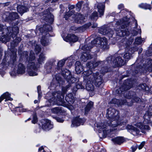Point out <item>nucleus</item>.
<instances>
[{"label": "nucleus", "mask_w": 152, "mask_h": 152, "mask_svg": "<svg viewBox=\"0 0 152 152\" xmlns=\"http://www.w3.org/2000/svg\"><path fill=\"white\" fill-rule=\"evenodd\" d=\"M145 143V141H143L142 142H141L140 144L138 146V148L139 150H140L143 147Z\"/></svg>", "instance_id": "nucleus-62"}, {"label": "nucleus", "mask_w": 152, "mask_h": 152, "mask_svg": "<svg viewBox=\"0 0 152 152\" xmlns=\"http://www.w3.org/2000/svg\"><path fill=\"white\" fill-rule=\"evenodd\" d=\"M86 84V89L89 91H92L94 90V87L93 85L94 82L92 80H87Z\"/></svg>", "instance_id": "nucleus-20"}, {"label": "nucleus", "mask_w": 152, "mask_h": 152, "mask_svg": "<svg viewBox=\"0 0 152 152\" xmlns=\"http://www.w3.org/2000/svg\"><path fill=\"white\" fill-rule=\"evenodd\" d=\"M126 102H127V100H122L118 99H113L110 102L111 104H116L118 106L124 104L127 105L128 106H131V105L129 104L128 103H126Z\"/></svg>", "instance_id": "nucleus-19"}, {"label": "nucleus", "mask_w": 152, "mask_h": 152, "mask_svg": "<svg viewBox=\"0 0 152 152\" xmlns=\"http://www.w3.org/2000/svg\"><path fill=\"white\" fill-rule=\"evenodd\" d=\"M97 8L99 13V17H101L104 15V3H99L97 5Z\"/></svg>", "instance_id": "nucleus-23"}, {"label": "nucleus", "mask_w": 152, "mask_h": 152, "mask_svg": "<svg viewBox=\"0 0 152 152\" xmlns=\"http://www.w3.org/2000/svg\"><path fill=\"white\" fill-rule=\"evenodd\" d=\"M94 103L90 101L88 102L85 108V114L87 115L88 114L90 110L93 107Z\"/></svg>", "instance_id": "nucleus-30"}, {"label": "nucleus", "mask_w": 152, "mask_h": 152, "mask_svg": "<svg viewBox=\"0 0 152 152\" xmlns=\"http://www.w3.org/2000/svg\"><path fill=\"white\" fill-rule=\"evenodd\" d=\"M112 57H109L107 58L105 61H98L96 62H94V68L98 66H101L104 64H105L107 65H110L112 64V62L111 61Z\"/></svg>", "instance_id": "nucleus-14"}, {"label": "nucleus", "mask_w": 152, "mask_h": 152, "mask_svg": "<svg viewBox=\"0 0 152 152\" xmlns=\"http://www.w3.org/2000/svg\"><path fill=\"white\" fill-rule=\"evenodd\" d=\"M35 54L33 51H31L29 56V61L27 65V71L28 75L31 76H36L37 73L36 72L37 70L38 65H36L34 63L31 62L35 59Z\"/></svg>", "instance_id": "nucleus-5"}, {"label": "nucleus", "mask_w": 152, "mask_h": 152, "mask_svg": "<svg viewBox=\"0 0 152 152\" xmlns=\"http://www.w3.org/2000/svg\"><path fill=\"white\" fill-rule=\"evenodd\" d=\"M21 57L26 59L28 60V52L26 51L23 52L21 55Z\"/></svg>", "instance_id": "nucleus-55"}, {"label": "nucleus", "mask_w": 152, "mask_h": 152, "mask_svg": "<svg viewBox=\"0 0 152 152\" xmlns=\"http://www.w3.org/2000/svg\"><path fill=\"white\" fill-rule=\"evenodd\" d=\"M95 129L98 130L99 133H102L103 136H106L110 132L116 130L123 129L120 128L121 124H96Z\"/></svg>", "instance_id": "nucleus-3"}, {"label": "nucleus", "mask_w": 152, "mask_h": 152, "mask_svg": "<svg viewBox=\"0 0 152 152\" xmlns=\"http://www.w3.org/2000/svg\"><path fill=\"white\" fill-rule=\"evenodd\" d=\"M7 28L8 35L10 36V39L11 37L13 39L18 33L19 28L18 26L8 27Z\"/></svg>", "instance_id": "nucleus-12"}, {"label": "nucleus", "mask_w": 152, "mask_h": 152, "mask_svg": "<svg viewBox=\"0 0 152 152\" xmlns=\"http://www.w3.org/2000/svg\"><path fill=\"white\" fill-rule=\"evenodd\" d=\"M83 1H79L76 4V10L77 11H79L81 8V7L82 6V5L83 4Z\"/></svg>", "instance_id": "nucleus-47"}, {"label": "nucleus", "mask_w": 152, "mask_h": 152, "mask_svg": "<svg viewBox=\"0 0 152 152\" xmlns=\"http://www.w3.org/2000/svg\"><path fill=\"white\" fill-rule=\"evenodd\" d=\"M2 17L5 20L10 22L18 19L19 18V16L16 12L9 13L8 12H6L3 15Z\"/></svg>", "instance_id": "nucleus-9"}, {"label": "nucleus", "mask_w": 152, "mask_h": 152, "mask_svg": "<svg viewBox=\"0 0 152 152\" xmlns=\"http://www.w3.org/2000/svg\"><path fill=\"white\" fill-rule=\"evenodd\" d=\"M130 88L131 87L130 86L126 84H125V83H124L121 88L116 90V92L118 93H120L124 91L127 90Z\"/></svg>", "instance_id": "nucleus-29"}, {"label": "nucleus", "mask_w": 152, "mask_h": 152, "mask_svg": "<svg viewBox=\"0 0 152 152\" xmlns=\"http://www.w3.org/2000/svg\"><path fill=\"white\" fill-rule=\"evenodd\" d=\"M45 60V55L42 53L39 55V58L37 60L38 63L40 64H42L44 63V61Z\"/></svg>", "instance_id": "nucleus-36"}, {"label": "nucleus", "mask_w": 152, "mask_h": 152, "mask_svg": "<svg viewBox=\"0 0 152 152\" xmlns=\"http://www.w3.org/2000/svg\"><path fill=\"white\" fill-rule=\"evenodd\" d=\"M133 41V38H131L126 41V49L125 50V52L123 54V58L126 60H129L132 57V54L133 53V52L130 51L129 49L130 45L132 44Z\"/></svg>", "instance_id": "nucleus-7"}, {"label": "nucleus", "mask_w": 152, "mask_h": 152, "mask_svg": "<svg viewBox=\"0 0 152 152\" xmlns=\"http://www.w3.org/2000/svg\"><path fill=\"white\" fill-rule=\"evenodd\" d=\"M41 86H37V92L38 94V98L39 99L42 96V92L41 90Z\"/></svg>", "instance_id": "nucleus-57"}, {"label": "nucleus", "mask_w": 152, "mask_h": 152, "mask_svg": "<svg viewBox=\"0 0 152 152\" xmlns=\"http://www.w3.org/2000/svg\"><path fill=\"white\" fill-rule=\"evenodd\" d=\"M37 118L36 113H34L33 115V119L32 121L33 124H35L37 122Z\"/></svg>", "instance_id": "nucleus-58"}, {"label": "nucleus", "mask_w": 152, "mask_h": 152, "mask_svg": "<svg viewBox=\"0 0 152 152\" xmlns=\"http://www.w3.org/2000/svg\"><path fill=\"white\" fill-rule=\"evenodd\" d=\"M4 99L5 101L7 100H12V99L10 97V94L8 92H6L2 94L0 97V103Z\"/></svg>", "instance_id": "nucleus-31"}, {"label": "nucleus", "mask_w": 152, "mask_h": 152, "mask_svg": "<svg viewBox=\"0 0 152 152\" xmlns=\"http://www.w3.org/2000/svg\"><path fill=\"white\" fill-rule=\"evenodd\" d=\"M98 18L97 13L96 12H93L90 17L91 20L94 21H96L98 19Z\"/></svg>", "instance_id": "nucleus-45"}, {"label": "nucleus", "mask_w": 152, "mask_h": 152, "mask_svg": "<svg viewBox=\"0 0 152 152\" xmlns=\"http://www.w3.org/2000/svg\"><path fill=\"white\" fill-rule=\"evenodd\" d=\"M83 70V69L82 66L75 67V70L77 74L80 73Z\"/></svg>", "instance_id": "nucleus-49"}, {"label": "nucleus", "mask_w": 152, "mask_h": 152, "mask_svg": "<svg viewBox=\"0 0 152 152\" xmlns=\"http://www.w3.org/2000/svg\"><path fill=\"white\" fill-rule=\"evenodd\" d=\"M76 88L77 89H83L84 88V86L82 85L81 83H79L76 85Z\"/></svg>", "instance_id": "nucleus-61"}, {"label": "nucleus", "mask_w": 152, "mask_h": 152, "mask_svg": "<svg viewBox=\"0 0 152 152\" xmlns=\"http://www.w3.org/2000/svg\"><path fill=\"white\" fill-rule=\"evenodd\" d=\"M21 40V38L18 37H16L15 39L13 40V43H14V45H17Z\"/></svg>", "instance_id": "nucleus-53"}, {"label": "nucleus", "mask_w": 152, "mask_h": 152, "mask_svg": "<svg viewBox=\"0 0 152 152\" xmlns=\"http://www.w3.org/2000/svg\"><path fill=\"white\" fill-rule=\"evenodd\" d=\"M75 12L74 10H69L68 12H67L64 16V18L66 20H68L69 18L72 15V17L74 16V14Z\"/></svg>", "instance_id": "nucleus-40"}, {"label": "nucleus", "mask_w": 152, "mask_h": 152, "mask_svg": "<svg viewBox=\"0 0 152 152\" xmlns=\"http://www.w3.org/2000/svg\"><path fill=\"white\" fill-rule=\"evenodd\" d=\"M119 112L114 108L110 107L107 111V117L111 123L113 121H118L120 118Z\"/></svg>", "instance_id": "nucleus-6"}, {"label": "nucleus", "mask_w": 152, "mask_h": 152, "mask_svg": "<svg viewBox=\"0 0 152 152\" xmlns=\"http://www.w3.org/2000/svg\"><path fill=\"white\" fill-rule=\"evenodd\" d=\"M139 6L140 8L145 10L149 9L151 10L152 8L150 5L147 4L146 3H142L139 4Z\"/></svg>", "instance_id": "nucleus-42"}, {"label": "nucleus", "mask_w": 152, "mask_h": 152, "mask_svg": "<svg viewBox=\"0 0 152 152\" xmlns=\"http://www.w3.org/2000/svg\"><path fill=\"white\" fill-rule=\"evenodd\" d=\"M28 10V9L26 7L22 5L17 6L18 11L21 15H22L24 12H27Z\"/></svg>", "instance_id": "nucleus-32"}, {"label": "nucleus", "mask_w": 152, "mask_h": 152, "mask_svg": "<svg viewBox=\"0 0 152 152\" xmlns=\"http://www.w3.org/2000/svg\"><path fill=\"white\" fill-rule=\"evenodd\" d=\"M113 63L115 67H117L123 65L125 62L121 56H117L116 57Z\"/></svg>", "instance_id": "nucleus-17"}, {"label": "nucleus", "mask_w": 152, "mask_h": 152, "mask_svg": "<svg viewBox=\"0 0 152 152\" xmlns=\"http://www.w3.org/2000/svg\"><path fill=\"white\" fill-rule=\"evenodd\" d=\"M62 75L67 80L69 84L65 87H62V93L58 91L53 94V97L48 100L49 102L52 104H56L58 105L64 106L65 104L64 100V95L71 86L70 83H74L76 81L75 78L72 77L71 72L67 69L62 71Z\"/></svg>", "instance_id": "nucleus-1"}, {"label": "nucleus", "mask_w": 152, "mask_h": 152, "mask_svg": "<svg viewBox=\"0 0 152 152\" xmlns=\"http://www.w3.org/2000/svg\"><path fill=\"white\" fill-rule=\"evenodd\" d=\"M141 101V99H140L139 97L137 96H136V95H135L133 98V99L132 100V103L131 104H129L128 102V101H127V102H126V103H128L129 104L131 105V106H132V104L134 102H139Z\"/></svg>", "instance_id": "nucleus-46"}, {"label": "nucleus", "mask_w": 152, "mask_h": 152, "mask_svg": "<svg viewBox=\"0 0 152 152\" xmlns=\"http://www.w3.org/2000/svg\"><path fill=\"white\" fill-rule=\"evenodd\" d=\"M41 42L43 45L46 46L48 45L49 43L48 38L46 37L43 36L41 40Z\"/></svg>", "instance_id": "nucleus-41"}, {"label": "nucleus", "mask_w": 152, "mask_h": 152, "mask_svg": "<svg viewBox=\"0 0 152 152\" xmlns=\"http://www.w3.org/2000/svg\"><path fill=\"white\" fill-rule=\"evenodd\" d=\"M143 124L152 123V108L149 109L145 114Z\"/></svg>", "instance_id": "nucleus-13"}, {"label": "nucleus", "mask_w": 152, "mask_h": 152, "mask_svg": "<svg viewBox=\"0 0 152 152\" xmlns=\"http://www.w3.org/2000/svg\"><path fill=\"white\" fill-rule=\"evenodd\" d=\"M135 95V93L134 92L131 91L129 92H126L125 96L126 98L128 99L131 98L133 99Z\"/></svg>", "instance_id": "nucleus-37"}, {"label": "nucleus", "mask_w": 152, "mask_h": 152, "mask_svg": "<svg viewBox=\"0 0 152 152\" xmlns=\"http://www.w3.org/2000/svg\"><path fill=\"white\" fill-rule=\"evenodd\" d=\"M138 87L139 89L145 91H148L149 89L148 87L145 83L140 84L139 85Z\"/></svg>", "instance_id": "nucleus-44"}, {"label": "nucleus", "mask_w": 152, "mask_h": 152, "mask_svg": "<svg viewBox=\"0 0 152 152\" xmlns=\"http://www.w3.org/2000/svg\"><path fill=\"white\" fill-rule=\"evenodd\" d=\"M93 57V56L88 52H84L81 55L80 58L82 61L86 62L87 60L90 59Z\"/></svg>", "instance_id": "nucleus-25"}, {"label": "nucleus", "mask_w": 152, "mask_h": 152, "mask_svg": "<svg viewBox=\"0 0 152 152\" xmlns=\"http://www.w3.org/2000/svg\"><path fill=\"white\" fill-rule=\"evenodd\" d=\"M92 79L95 85L98 87H99L103 83L102 77L99 72L94 73Z\"/></svg>", "instance_id": "nucleus-10"}, {"label": "nucleus", "mask_w": 152, "mask_h": 152, "mask_svg": "<svg viewBox=\"0 0 152 152\" xmlns=\"http://www.w3.org/2000/svg\"><path fill=\"white\" fill-rule=\"evenodd\" d=\"M66 60V59H64L59 61L58 63V66L59 67H62L64 65Z\"/></svg>", "instance_id": "nucleus-50"}, {"label": "nucleus", "mask_w": 152, "mask_h": 152, "mask_svg": "<svg viewBox=\"0 0 152 152\" xmlns=\"http://www.w3.org/2000/svg\"><path fill=\"white\" fill-rule=\"evenodd\" d=\"M56 119L57 121L59 123H63L64 121V120H63L62 118L58 117L56 118Z\"/></svg>", "instance_id": "nucleus-64"}, {"label": "nucleus", "mask_w": 152, "mask_h": 152, "mask_svg": "<svg viewBox=\"0 0 152 152\" xmlns=\"http://www.w3.org/2000/svg\"><path fill=\"white\" fill-rule=\"evenodd\" d=\"M26 68L22 64H19L17 69V72L18 74H23L25 72Z\"/></svg>", "instance_id": "nucleus-33"}, {"label": "nucleus", "mask_w": 152, "mask_h": 152, "mask_svg": "<svg viewBox=\"0 0 152 152\" xmlns=\"http://www.w3.org/2000/svg\"><path fill=\"white\" fill-rule=\"evenodd\" d=\"M78 39L77 37L72 34H68L66 37L65 40L67 42H75Z\"/></svg>", "instance_id": "nucleus-21"}, {"label": "nucleus", "mask_w": 152, "mask_h": 152, "mask_svg": "<svg viewBox=\"0 0 152 152\" xmlns=\"http://www.w3.org/2000/svg\"><path fill=\"white\" fill-rule=\"evenodd\" d=\"M44 17L45 18V19L46 20L48 19L50 21L53 20L54 16L50 12L49 10L48 9L44 11Z\"/></svg>", "instance_id": "nucleus-26"}, {"label": "nucleus", "mask_w": 152, "mask_h": 152, "mask_svg": "<svg viewBox=\"0 0 152 152\" xmlns=\"http://www.w3.org/2000/svg\"><path fill=\"white\" fill-rule=\"evenodd\" d=\"M145 62L146 63L143 65V66L142 65H140L139 68H144L146 71L152 72V60H147Z\"/></svg>", "instance_id": "nucleus-15"}, {"label": "nucleus", "mask_w": 152, "mask_h": 152, "mask_svg": "<svg viewBox=\"0 0 152 152\" xmlns=\"http://www.w3.org/2000/svg\"><path fill=\"white\" fill-rule=\"evenodd\" d=\"M40 126H42V129L46 131L49 130L53 127L52 124H41V126L40 125Z\"/></svg>", "instance_id": "nucleus-38"}, {"label": "nucleus", "mask_w": 152, "mask_h": 152, "mask_svg": "<svg viewBox=\"0 0 152 152\" xmlns=\"http://www.w3.org/2000/svg\"><path fill=\"white\" fill-rule=\"evenodd\" d=\"M100 48L102 50L108 49L109 46L107 44V40L105 37L98 38L92 41L88 45H84L83 49L84 50L89 51L93 47Z\"/></svg>", "instance_id": "nucleus-2"}, {"label": "nucleus", "mask_w": 152, "mask_h": 152, "mask_svg": "<svg viewBox=\"0 0 152 152\" xmlns=\"http://www.w3.org/2000/svg\"><path fill=\"white\" fill-rule=\"evenodd\" d=\"M94 66L93 62H89L86 64L87 68L91 70L94 69Z\"/></svg>", "instance_id": "nucleus-48"}, {"label": "nucleus", "mask_w": 152, "mask_h": 152, "mask_svg": "<svg viewBox=\"0 0 152 152\" xmlns=\"http://www.w3.org/2000/svg\"><path fill=\"white\" fill-rule=\"evenodd\" d=\"M86 119L85 118H80L78 117L74 118L72 121V124H79L84 123L86 121Z\"/></svg>", "instance_id": "nucleus-28"}, {"label": "nucleus", "mask_w": 152, "mask_h": 152, "mask_svg": "<svg viewBox=\"0 0 152 152\" xmlns=\"http://www.w3.org/2000/svg\"><path fill=\"white\" fill-rule=\"evenodd\" d=\"M128 19L126 18L118 21L116 23V27L114 29L117 32V35L120 37L128 36L130 32L128 28L125 29L129 25Z\"/></svg>", "instance_id": "nucleus-4"}, {"label": "nucleus", "mask_w": 152, "mask_h": 152, "mask_svg": "<svg viewBox=\"0 0 152 152\" xmlns=\"http://www.w3.org/2000/svg\"><path fill=\"white\" fill-rule=\"evenodd\" d=\"M99 32L103 35H107L110 38L112 37L114 33L113 30L109 27L104 26L100 28Z\"/></svg>", "instance_id": "nucleus-11"}, {"label": "nucleus", "mask_w": 152, "mask_h": 152, "mask_svg": "<svg viewBox=\"0 0 152 152\" xmlns=\"http://www.w3.org/2000/svg\"><path fill=\"white\" fill-rule=\"evenodd\" d=\"M126 129L128 130H129L130 131H131L132 134L134 135H137L140 134V130L132 125H128L126 127Z\"/></svg>", "instance_id": "nucleus-18"}, {"label": "nucleus", "mask_w": 152, "mask_h": 152, "mask_svg": "<svg viewBox=\"0 0 152 152\" xmlns=\"http://www.w3.org/2000/svg\"><path fill=\"white\" fill-rule=\"evenodd\" d=\"M86 20L85 17L80 13H78L75 21L78 23L82 24Z\"/></svg>", "instance_id": "nucleus-24"}, {"label": "nucleus", "mask_w": 152, "mask_h": 152, "mask_svg": "<svg viewBox=\"0 0 152 152\" xmlns=\"http://www.w3.org/2000/svg\"><path fill=\"white\" fill-rule=\"evenodd\" d=\"M129 49L130 51H131L133 52V53L135 52L136 51L138 50V48L136 47H133L132 48H129Z\"/></svg>", "instance_id": "nucleus-63"}, {"label": "nucleus", "mask_w": 152, "mask_h": 152, "mask_svg": "<svg viewBox=\"0 0 152 152\" xmlns=\"http://www.w3.org/2000/svg\"><path fill=\"white\" fill-rule=\"evenodd\" d=\"M52 112L55 114L60 113L62 112L61 107H56L51 109Z\"/></svg>", "instance_id": "nucleus-39"}, {"label": "nucleus", "mask_w": 152, "mask_h": 152, "mask_svg": "<svg viewBox=\"0 0 152 152\" xmlns=\"http://www.w3.org/2000/svg\"><path fill=\"white\" fill-rule=\"evenodd\" d=\"M22 106L21 107H17L16 110L19 111L21 110L22 112H26L28 111V110L26 108H22Z\"/></svg>", "instance_id": "nucleus-56"}, {"label": "nucleus", "mask_w": 152, "mask_h": 152, "mask_svg": "<svg viewBox=\"0 0 152 152\" xmlns=\"http://www.w3.org/2000/svg\"><path fill=\"white\" fill-rule=\"evenodd\" d=\"M7 28H2L0 27V40L6 43L10 39V36L8 35Z\"/></svg>", "instance_id": "nucleus-8"}, {"label": "nucleus", "mask_w": 152, "mask_h": 152, "mask_svg": "<svg viewBox=\"0 0 152 152\" xmlns=\"http://www.w3.org/2000/svg\"><path fill=\"white\" fill-rule=\"evenodd\" d=\"M65 100L69 104H72L75 101V99L72 94L71 93L67 94L65 97Z\"/></svg>", "instance_id": "nucleus-27"}, {"label": "nucleus", "mask_w": 152, "mask_h": 152, "mask_svg": "<svg viewBox=\"0 0 152 152\" xmlns=\"http://www.w3.org/2000/svg\"><path fill=\"white\" fill-rule=\"evenodd\" d=\"M91 25V23H89L85 24L83 26L80 27H72L71 29L74 30L76 32H81L84 31L86 28H88Z\"/></svg>", "instance_id": "nucleus-16"}, {"label": "nucleus", "mask_w": 152, "mask_h": 152, "mask_svg": "<svg viewBox=\"0 0 152 152\" xmlns=\"http://www.w3.org/2000/svg\"><path fill=\"white\" fill-rule=\"evenodd\" d=\"M142 40L141 37H139L135 39V43L137 45L140 44L142 43Z\"/></svg>", "instance_id": "nucleus-54"}, {"label": "nucleus", "mask_w": 152, "mask_h": 152, "mask_svg": "<svg viewBox=\"0 0 152 152\" xmlns=\"http://www.w3.org/2000/svg\"><path fill=\"white\" fill-rule=\"evenodd\" d=\"M115 144H121L124 141V139L122 137H118L111 140Z\"/></svg>", "instance_id": "nucleus-35"}, {"label": "nucleus", "mask_w": 152, "mask_h": 152, "mask_svg": "<svg viewBox=\"0 0 152 152\" xmlns=\"http://www.w3.org/2000/svg\"><path fill=\"white\" fill-rule=\"evenodd\" d=\"M89 4L88 3H85L83 5V9L84 11H87L89 10Z\"/></svg>", "instance_id": "nucleus-60"}, {"label": "nucleus", "mask_w": 152, "mask_h": 152, "mask_svg": "<svg viewBox=\"0 0 152 152\" xmlns=\"http://www.w3.org/2000/svg\"><path fill=\"white\" fill-rule=\"evenodd\" d=\"M35 51L36 54H38L41 50V48L38 45H36L35 48Z\"/></svg>", "instance_id": "nucleus-59"}, {"label": "nucleus", "mask_w": 152, "mask_h": 152, "mask_svg": "<svg viewBox=\"0 0 152 152\" xmlns=\"http://www.w3.org/2000/svg\"><path fill=\"white\" fill-rule=\"evenodd\" d=\"M45 67L48 73H50L51 72V70L52 69L51 65H50L48 63H46L45 64Z\"/></svg>", "instance_id": "nucleus-52"}, {"label": "nucleus", "mask_w": 152, "mask_h": 152, "mask_svg": "<svg viewBox=\"0 0 152 152\" xmlns=\"http://www.w3.org/2000/svg\"><path fill=\"white\" fill-rule=\"evenodd\" d=\"M84 79L85 80H92L93 77L92 71L91 70L88 69L84 72Z\"/></svg>", "instance_id": "nucleus-22"}, {"label": "nucleus", "mask_w": 152, "mask_h": 152, "mask_svg": "<svg viewBox=\"0 0 152 152\" xmlns=\"http://www.w3.org/2000/svg\"><path fill=\"white\" fill-rule=\"evenodd\" d=\"M139 128L142 132H144L142 130L150 129L149 126L147 125H145V124H139V125L137 126Z\"/></svg>", "instance_id": "nucleus-43"}, {"label": "nucleus", "mask_w": 152, "mask_h": 152, "mask_svg": "<svg viewBox=\"0 0 152 152\" xmlns=\"http://www.w3.org/2000/svg\"><path fill=\"white\" fill-rule=\"evenodd\" d=\"M16 55L14 54L11 56V59L10 61L9 62V66L11 67H13L16 63Z\"/></svg>", "instance_id": "nucleus-34"}, {"label": "nucleus", "mask_w": 152, "mask_h": 152, "mask_svg": "<svg viewBox=\"0 0 152 152\" xmlns=\"http://www.w3.org/2000/svg\"><path fill=\"white\" fill-rule=\"evenodd\" d=\"M109 70L110 69L108 68V67L105 66H104V67L102 68L100 71L102 74H103L105 72H108Z\"/></svg>", "instance_id": "nucleus-51"}]
</instances>
